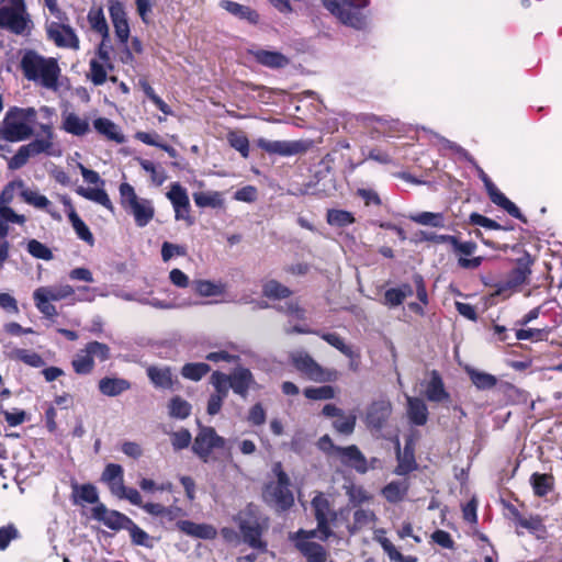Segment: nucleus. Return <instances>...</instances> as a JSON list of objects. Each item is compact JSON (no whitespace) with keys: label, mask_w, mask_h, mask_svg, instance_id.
Instances as JSON below:
<instances>
[{"label":"nucleus","mask_w":562,"mask_h":562,"mask_svg":"<svg viewBox=\"0 0 562 562\" xmlns=\"http://www.w3.org/2000/svg\"><path fill=\"white\" fill-rule=\"evenodd\" d=\"M24 78L35 85L56 91L59 87L60 67L54 57H45L35 50H25L20 60Z\"/></svg>","instance_id":"nucleus-1"},{"label":"nucleus","mask_w":562,"mask_h":562,"mask_svg":"<svg viewBox=\"0 0 562 562\" xmlns=\"http://www.w3.org/2000/svg\"><path fill=\"white\" fill-rule=\"evenodd\" d=\"M36 121L34 108H10L0 127V136L8 142H21L33 134V125Z\"/></svg>","instance_id":"nucleus-2"},{"label":"nucleus","mask_w":562,"mask_h":562,"mask_svg":"<svg viewBox=\"0 0 562 562\" xmlns=\"http://www.w3.org/2000/svg\"><path fill=\"white\" fill-rule=\"evenodd\" d=\"M0 27L16 35H29L33 22L24 0L0 1Z\"/></svg>","instance_id":"nucleus-3"},{"label":"nucleus","mask_w":562,"mask_h":562,"mask_svg":"<svg viewBox=\"0 0 562 562\" xmlns=\"http://www.w3.org/2000/svg\"><path fill=\"white\" fill-rule=\"evenodd\" d=\"M119 193L122 207L134 217L136 225L144 227L149 224L155 216L153 201L138 196L134 187L127 182L120 184Z\"/></svg>","instance_id":"nucleus-4"},{"label":"nucleus","mask_w":562,"mask_h":562,"mask_svg":"<svg viewBox=\"0 0 562 562\" xmlns=\"http://www.w3.org/2000/svg\"><path fill=\"white\" fill-rule=\"evenodd\" d=\"M325 8L341 23L355 29L366 26L362 10L369 5V0H323Z\"/></svg>","instance_id":"nucleus-5"},{"label":"nucleus","mask_w":562,"mask_h":562,"mask_svg":"<svg viewBox=\"0 0 562 562\" xmlns=\"http://www.w3.org/2000/svg\"><path fill=\"white\" fill-rule=\"evenodd\" d=\"M75 293V288L69 284L45 285L34 290L33 300L41 314L46 318H54L58 313L52 302L68 299L72 301Z\"/></svg>","instance_id":"nucleus-6"},{"label":"nucleus","mask_w":562,"mask_h":562,"mask_svg":"<svg viewBox=\"0 0 562 562\" xmlns=\"http://www.w3.org/2000/svg\"><path fill=\"white\" fill-rule=\"evenodd\" d=\"M290 360L293 367L311 381L327 383L336 382L339 378L337 370L322 367L305 351L299 350L291 352Z\"/></svg>","instance_id":"nucleus-7"},{"label":"nucleus","mask_w":562,"mask_h":562,"mask_svg":"<svg viewBox=\"0 0 562 562\" xmlns=\"http://www.w3.org/2000/svg\"><path fill=\"white\" fill-rule=\"evenodd\" d=\"M315 538L319 539V531L299 529L289 533V540L307 562H327L328 551Z\"/></svg>","instance_id":"nucleus-8"},{"label":"nucleus","mask_w":562,"mask_h":562,"mask_svg":"<svg viewBox=\"0 0 562 562\" xmlns=\"http://www.w3.org/2000/svg\"><path fill=\"white\" fill-rule=\"evenodd\" d=\"M311 505L317 521L314 530L319 531V540L327 541L334 536L333 527L337 525L339 513L334 509L329 498L321 492L313 497Z\"/></svg>","instance_id":"nucleus-9"},{"label":"nucleus","mask_w":562,"mask_h":562,"mask_svg":"<svg viewBox=\"0 0 562 562\" xmlns=\"http://www.w3.org/2000/svg\"><path fill=\"white\" fill-rule=\"evenodd\" d=\"M94 358L99 361H106L110 358L108 345L99 341H90L80 349L74 357L71 366L77 374H90L94 369Z\"/></svg>","instance_id":"nucleus-10"},{"label":"nucleus","mask_w":562,"mask_h":562,"mask_svg":"<svg viewBox=\"0 0 562 562\" xmlns=\"http://www.w3.org/2000/svg\"><path fill=\"white\" fill-rule=\"evenodd\" d=\"M225 438L218 436L213 427H200L192 450L205 463L216 459L215 450H226Z\"/></svg>","instance_id":"nucleus-11"},{"label":"nucleus","mask_w":562,"mask_h":562,"mask_svg":"<svg viewBox=\"0 0 562 562\" xmlns=\"http://www.w3.org/2000/svg\"><path fill=\"white\" fill-rule=\"evenodd\" d=\"M47 40L58 48L79 50L80 40L75 29L63 21H50L45 24Z\"/></svg>","instance_id":"nucleus-12"},{"label":"nucleus","mask_w":562,"mask_h":562,"mask_svg":"<svg viewBox=\"0 0 562 562\" xmlns=\"http://www.w3.org/2000/svg\"><path fill=\"white\" fill-rule=\"evenodd\" d=\"M470 161L474 166L479 178L484 183L490 200L497 206L504 209L510 216L518 218L522 222H526L524 215L521 214L517 205L513 203L509 199H507L505 194L498 190V188L494 184L491 178L473 159H470Z\"/></svg>","instance_id":"nucleus-13"},{"label":"nucleus","mask_w":562,"mask_h":562,"mask_svg":"<svg viewBox=\"0 0 562 562\" xmlns=\"http://www.w3.org/2000/svg\"><path fill=\"white\" fill-rule=\"evenodd\" d=\"M257 146L268 154L280 156H293L304 154L312 147L311 140H268L257 139Z\"/></svg>","instance_id":"nucleus-14"},{"label":"nucleus","mask_w":562,"mask_h":562,"mask_svg":"<svg viewBox=\"0 0 562 562\" xmlns=\"http://www.w3.org/2000/svg\"><path fill=\"white\" fill-rule=\"evenodd\" d=\"M167 198L173 206L176 220L192 225L194 220L190 215L191 206L187 190L179 182H173L167 192Z\"/></svg>","instance_id":"nucleus-15"},{"label":"nucleus","mask_w":562,"mask_h":562,"mask_svg":"<svg viewBox=\"0 0 562 562\" xmlns=\"http://www.w3.org/2000/svg\"><path fill=\"white\" fill-rule=\"evenodd\" d=\"M393 411L392 403L386 397H380L375 401H372L366 412V424L371 429L380 430L382 429Z\"/></svg>","instance_id":"nucleus-16"},{"label":"nucleus","mask_w":562,"mask_h":562,"mask_svg":"<svg viewBox=\"0 0 562 562\" xmlns=\"http://www.w3.org/2000/svg\"><path fill=\"white\" fill-rule=\"evenodd\" d=\"M109 14L117 41L126 46L131 31L124 4L119 0H109Z\"/></svg>","instance_id":"nucleus-17"},{"label":"nucleus","mask_w":562,"mask_h":562,"mask_svg":"<svg viewBox=\"0 0 562 562\" xmlns=\"http://www.w3.org/2000/svg\"><path fill=\"white\" fill-rule=\"evenodd\" d=\"M334 454L340 459V462L357 472L363 474L369 470V462L357 446L334 447Z\"/></svg>","instance_id":"nucleus-18"},{"label":"nucleus","mask_w":562,"mask_h":562,"mask_svg":"<svg viewBox=\"0 0 562 562\" xmlns=\"http://www.w3.org/2000/svg\"><path fill=\"white\" fill-rule=\"evenodd\" d=\"M530 273V260L519 259L506 279L498 284L497 293L502 294L507 291L516 290L518 286L527 282Z\"/></svg>","instance_id":"nucleus-19"},{"label":"nucleus","mask_w":562,"mask_h":562,"mask_svg":"<svg viewBox=\"0 0 562 562\" xmlns=\"http://www.w3.org/2000/svg\"><path fill=\"white\" fill-rule=\"evenodd\" d=\"M92 517L115 531L126 529L131 522L130 517L120 512L108 509L103 504H97L92 508Z\"/></svg>","instance_id":"nucleus-20"},{"label":"nucleus","mask_w":562,"mask_h":562,"mask_svg":"<svg viewBox=\"0 0 562 562\" xmlns=\"http://www.w3.org/2000/svg\"><path fill=\"white\" fill-rule=\"evenodd\" d=\"M239 530L244 541L251 548L266 551L267 543L261 540L262 526L255 518H240Z\"/></svg>","instance_id":"nucleus-21"},{"label":"nucleus","mask_w":562,"mask_h":562,"mask_svg":"<svg viewBox=\"0 0 562 562\" xmlns=\"http://www.w3.org/2000/svg\"><path fill=\"white\" fill-rule=\"evenodd\" d=\"M477 246L474 241H461L457 238V244L453 245L452 250L454 254L459 255L458 265L463 269H476L481 266L483 258L482 257H473L471 259L465 258V256H472Z\"/></svg>","instance_id":"nucleus-22"},{"label":"nucleus","mask_w":562,"mask_h":562,"mask_svg":"<svg viewBox=\"0 0 562 562\" xmlns=\"http://www.w3.org/2000/svg\"><path fill=\"white\" fill-rule=\"evenodd\" d=\"M248 54L252 56L258 64L272 69L283 68L290 63L285 55L277 50L254 48L249 49Z\"/></svg>","instance_id":"nucleus-23"},{"label":"nucleus","mask_w":562,"mask_h":562,"mask_svg":"<svg viewBox=\"0 0 562 562\" xmlns=\"http://www.w3.org/2000/svg\"><path fill=\"white\" fill-rule=\"evenodd\" d=\"M366 123L371 126L374 132L384 136H394L404 131V125L398 120L386 116L369 115Z\"/></svg>","instance_id":"nucleus-24"},{"label":"nucleus","mask_w":562,"mask_h":562,"mask_svg":"<svg viewBox=\"0 0 562 562\" xmlns=\"http://www.w3.org/2000/svg\"><path fill=\"white\" fill-rule=\"evenodd\" d=\"M21 199L35 209L46 211L53 218L60 220V215L53 210L52 202L38 191L33 190L25 186L23 182V189L21 191Z\"/></svg>","instance_id":"nucleus-25"},{"label":"nucleus","mask_w":562,"mask_h":562,"mask_svg":"<svg viewBox=\"0 0 562 562\" xmlns=\"http://www.w3.org/2000/svg\"><path fill=\"white\" fill-rule=\"evenodd\" d=\"M255 384V379L249 369L239 367L229 374L231 389L238 395L245 397L249 389Z\"/></svg>","instance_id":"nucleus-26"},{"label":"nucleus","mask_w":562,"mask_h":562,"mask_svg":"<svg viewBox=\"0 0 562 562\" xmlns=\"http://www.w3.org/2000/svg\"><path fill=\"white\" fill-rule=\"evenodd\" d=\"M220 7L239 20H245L250 24H257L260 20L259 13L248 5L240 4L231 0H222Z\"/></svg>","instance_id":"nucleus-27"},{"label":"nucleus","mask_w":562,"mask_h":562,"mask_svg":"<svg viewBox=\"0 0 562 562\" xmlns=\"http://www.w3.org/2000/svg\"><path fill=\"white\" fill-rule=\"evenodd\" d=\"M93 128L99 135L103 136L110 142H114L116 144H123L125 142L124 134L121 132L120 127L110 119H95L93 121Z\"/></svg>","instance_id":"nucleus-28"},{"label":"nucleus","mask_w":562,"mask_h":562,"mask_svg":"<svg viewBox=\"0 0 562 562\" xmlns=\"http://www.w3.org/2000/svg\"><path fill=\"white\" fill-rule=\"evenodd\" d=\"M101 481L108 485L115 496L124 485V470L120 464L109 463L101 475Z\"/></svg>","instance_id":"nucleus-29"},{"label":"nucleus","mask_w":562,"mask_h":562,"mask_svg":"<svg viewBox=\"0 0 562 562\" xmlns=\"http://www.w3.org/2000/svg\"><path fill=\"white\" fill-rule=\"evenodd\" d=\"M61 128L68 134L83 136L90 132V125L87 117H80L74 112L63 114Z\"/></svg>","instance_id":"nucleus-30"},{"label":"nucleus","mask_w":562,"mask_h":562,"mask_svg":"<svg viewBox=\"0 0 562 562\" xmlns=\"http://www.w3.org/2000/svg\"><path fill=\"white\" fill-rule=\"evenodd\" d=\"M425 395L428 401L436 403L448 401L450 397L445 389L442 378L436 370L430 373V380L427 382Z\"/></svg>","instance_id":"nucleus-31"},{"label":"nucleus","mask_w":562,"mask_h":562,"mask_svg":"<svg viewBox=\"0 0 562 562\" xmlns=\"http://www.w3.org/2000/svg\"><path fill=\"white\" fill-rule=\"evenodd\" d=\"M407 417L413 425L424 426L428 420V408L423 400L413 396H406Z\"/></svg>","instance_id":"nucleus-32"},{"label":"nucleus","mask_w":562,"mask_h":562,"mask_svg":"<svg viewBox=\"0 0 562 562\" xmlns=\"http://www.w3.org/2000/svg\"><path fill=\"white\" fill-rule=\"evenodd\" d=\"M266 496L270 498L271 502L274 503V505L280 510H286L289 509L293 503L294 497L292 492L286 486H279V485H268L266 491Z\"/></svg>","instance_id":"nucleus-33"},{"label":"nucleus","mask_w":562,"mask_h":562,"mask_svg":"<svg viewBox=\"0 0 562 562\" xmlns=\"http://www.w3.org/2000/svg\"><path fill=\"white\" fill-rule=\"evenodd\" d=\"M114 68L111 61H102L95 58H91L89 61V70L87 78L94 86H102L108 80V72Z\"/></svg>","instance_id":"nucleus-34"},{"label":"nucleus","mask_w":562,"mask_h":562,"mask_svg":"<svg viewBox=\"0 0 562 562\" xmlns=\"http://www.w3.org/2000/svg\"><path fill=\"white\" fill-rule=\"evenodd\" d=\"M178 526L186 535L200 539H214L217 535L216 529L207 524H196L190 520H182L178 522Z\"/></svg>","instance_id":"nucleus-35"},{"label":"nucleus","mask_w":562,"mask_h":562,"mask_svg":"<svg viewBox=\"0 0 562 562\" xmlns=\"http://www.w3.org/2000/svg\"><path fill=\"white\" fill-rule=\"evenodd\" d=\"M71 498L75 505L100 504L98 491L92 484H72Z\"/></svg>","instance_id":"nucleus-36"},{"label":"nucleus","mask_w":562,"mask_h":562,"mask_svg":"<svg viewBox=\"0 0 562 562\" xmlns=\"http://www.w3.org/2000/svg\"><path fill=\"white\" fill-rule=\"evenodd\" d=\"M87 21L93 32L101 37H110V29L101 7H91L87 14Z\"/></svg>","instance_id":"nucleus-37"},{"label":"nucleus","mask_w":562,"mask_h":562,"mask_svg":"<svg viewBox=\"0 0 562 562\" xmlns=\"http://www.w3.org/2000/svg\"><path fill=\"white\" fill-rule=\"evenodd\" d=\"M26 217L18 214L11 206H0V239L7 238L9 235V224L23 225Z\"/></svg>","instance_id":"nucleus-38"},{"label":"nucleus","mask_w":562,"mask_h":562,"mask_svg":"<svg viewBox=\"0 0 562 562\" xmlns=\"http://www.w3.org/2000/svg\"><path fill=\"white\" fill-rule=\"evenodd\" d=\"M99 391L105 396H117L130 390L131 383L122 378H103L99 381Z\"/></svg>","instance_id":"nucleus-39"},{"label":"nucleus","mask_w":562,"mask_h":562,"mask_svg":"<svg viewBox=\"0 0 562 562\" xmlns=\"http://www.w3.org/2000/svg\"><path fill=\"white\" fill-rule=\"evenodd\" d=\"M76 192L80 196L104 206L110 212H114L113 203L110 200L109 194L105 192V190L102 187L101 188L79 187L76 190Z\"/></svg>","instance_id":"nucleus-40"},{"label":"nucleus","mask_w":562,"mask_h":562,"mask_svg":"<svg viewBox=\"0 0 562 562\" xmlns=\"http://www.w3.org/2000/svg\"><path fill=\"white\" fill-rule=\"evenodd\" d=\"M530 484L538 497H544L554 488V477L548 473H533L530 476Z\"/></svg>","instance_id":"nucleus-41"},{"label":"nucleus","mask_w":562,"mask_h":562,"mask_svg":"<svg viewBox=\"0 0 562 562\" xmlns=\"http://www.w3.org/2000/svg\"><path fill=\"white\" fill-rule=\"evenodd\" d=\"M26 146L29 147L33 156H37L40 154L55 156L59 154V150H56L54 137H50L49 135H38L35 139L26 144Z\"/></svg>","instance_id":"nucleus-42"},{"label":"nucleus","mask_w":562,"mask_h":562,"mask_svg":"<svg viewBox=\"0 0 562 562\" xmlns=\"http://www.w3.org/2000/svg\"><path fill=\"white\" fill-rule=\"evenodd\" d=\"M8 357L11 360L21 361L33 368H41L45 364L44 359L34 351L23 349V348H14L8 352Z\"/></svg>","instance_id":"nucleus-43"},{"label":"nucleus","mask_w":562,"mask_h":562,"mask_svg":"<svg viewBox=\"0 0 562 562\" xmlns=\"http://www.w3.org/2000/svg\"><path fill=\"white\" fill-rule=\"evenodd\" d=\"M192 286L201 296H217L225 293V284L222 282H213L210 280H194Z\"/></svg>","instance_id":"nucleus-44"},{"label":"nucleus","mask_w":562,"mask_h":562,"mask_svg":"<svg viewBox=\"0 0 562 562\" xmlns=\"http://www.w3.org/2000/svg\"><path fill=\"white\" fill-rule=\"evenodd\" d=\"M77 237L85 243H87L89 246L94 245V237L92 233L90 232L89 227L86 225V223L79 217L76 210H71L70 212V218H68Z\"/></svg>","instance_id":"nucleus-45"},{"label":"nucleus","mask_w":562,"mask_h":562,"mask_svg":"<svg viewBox=\"0 0 562 562\" xmlns=\"http://www.w3.org/2000/svg\"><path fill=\"white\" fill-rule=\"evenodd\" d=\"M322 339H324L327 344L339 350L342 355L348 357L349 359L358 358L359 352L355 351L350 346H348L344 338L340 337L337 333H323L321 334Z\"/></svg>","instance_id":"nucleus-46"},{"label":"nucleus","mask_w":562,"mask_h":562,"mask_svg":"<svg viewBox=\"0 0 562 562\" xmlns=\"http://www.w3.org/2000/svg\"><path fill=\"white\" fill-rule=\"evenodd\" d=\"M147 375L156 386L166 389L172 386V373L169 368L149 367L147 369Z\"/></svg>","instance_id":"nucleus-47"},{"label":"nucleus","mask_w":562,"mask_h":562,"mask_svg":"<svg viewBox=\"0 0 562 562\" xmlns=\"http://www.w3.org/2000/svg\"><path fill=\"white\" fill-rule=\"evenodd\" d=\"M326 221L330 226L346 227L353 224L356 218L348 211L330 209L327 211Z\"/></svg>","instance_id":"nucleus-48"},{"label":"nucleus","mask_w":562,"mask_h":562,"mask_svg":"<svg viewBox=\"0 0 562 562\" xmlns=\"http://www.w3.org/2000/svg\"><path fill=\"white\" fill-rule=\"evenodd\" d=\"M408 486L405 482H391L382 488V495L390 503L401 502L406 493Z\"/></svg>","instance_id":"nucleus-49"},{"label":"nucleus","mask_w":562,"mask_h":562,"mask_svg":"<svg viewBox=\"0 0 562 562\" xmlns=\"http://www.w3.org/2000/svg\"><path fill=\"white\" fill-rule=\"evenodd\" d=\"M468 374L472 381V383L479 389V390H490L493 389L496 383L497 379L496 376L482 372L475 369H469Z\"/></svg>","instance_id":"nucleus-50"},{"label":"nucleus","mask_w":562,"mask_h":562,"mask_svg":"<svg viewBox=\"0 0 562 562\" xmlns=\"http://www.w3.org/2000/svg\"><path fill=\"white\" fill-rule=\"evenodd\" d=\"M194 203L199 207H221L223 199L220 192H195L193 193Z\"/></svg>","instance_id":"nucleus-51"},{"label":"nucleus","mask_w":562,"mask_h":562,"mask_svg":"<svg viewBox=\"0 0 562 562\" xmlns=\"http://www.w3.org/2000/svg\"><path fill=\"white\" fill-rule=\"evenodd\" d=\"M210 370L211 368L207 363L193 362L184 364L181 369V374L188 380L200 381Z\"/></svg>","instance_id":"nucleus-52"},{"label":"nucleus","mask_w":562,"mask_h":562,"mask_svg":"<svg viewBox=\"0 0 562 562\" xmlns=\"http://www.w3.org/2000/svg\"><path fill=\"white\" fill-rule=\"evenodd\" d=\"M137 161L142 169L150 175L153 184L159 187L166 181L167 175L162 168H158L153 161L144 158H137Z\"/></svg>","instance_id":"nucleus-53"},{"label":"nucleus","mask_w":562,"mask_h":562,"mask_svg":"<svg viewBox=\"0 0 562 562\" xmlns=\"http://www.w3.org/2000/svg\"><path fill=\"white\" fill-rule=\"evenodd\" d=\"M376 520L375 514L370 509L359 508L353 513V524L349 528L350 533H356L363 527Z\"/></svg>","instance_id":"nucleus-54"},{"label":"nucleus","mask_w":562,"mask_h":562,"mask_svg":"<svg viewBox=\"0 0 562 562\" xmlns=\"http://www.w3.org/2000/svg\"><path fill=\"white\" fill-rule=\"evenodd\" d=\"M26 250L36 259L48 261L54 258L53 251L37 239H30L26 244Z\"/></svg>","instance_id":"nucleus-55"},{"label":"nucleus","mask_w":562,"mask_h":562,"mask_svg":"<svg viewBox=\"0 0 562 562\" xmlns=\"http://www.w3.org/2000/svg\"><path fill=\"white\" fill-rule=\"evenodd\" d=\"M229 145L240 153L244 158L249 156V140L247 136L240 132H229L227 134Z\"/></svg>","instance_id":"nucleus-56"},{"label":"nucleus","mask_w":562,"mask_h":562,"mask_svg":"<svg viewBox=\"0 0 562 562\" xmlns=\"http://www.w3.org/2000/svg\"><path fill=\"white\" fill-rule=\"evenodd\" d=\"M210 382L215 390L214 394H218L222 397H227L228 390L231 389L229 375L221 371H214L211 375Z\"/></svg>","instance_id":"nucleus-57"},{"label":"nucleus","mask_w":562,"mask_h":562,"mask_svg":"<svg viewBox=\"0 0 562 562\" xmlns=\"http://www.w3.org/2000/svg\"><path fill=\"white\" fill-rule=\"evenodd\" d=\"M303 393L305 397L313 401L331 400L336 395L335 389L331 385H323L318 387L310 386L304 389Z\"/></svg>","instance_id":"nucleus-58"},{"label":"nucleus","mask_w":562,"mask_h":562,"mask_svg":"<svg viewBox=\"0 0 562 562\" xmlns=\"http://www.w3.org/2000/svg\"><path fill=\"white\" fill-rule=\"evenodd\" d=\"M191 413V405L179 396L171 398L169 403V414L171 417L184 419Z\"/></svg>","instance_id":"nucleus-59"},{"label":"nucleus","mask_w":562,"mask_h":562,"mask_svg":"<svg viewBox=\"0 0 562 562\" xmlns=\"http://www.w3.org/2000/svg\"><path fill=\"white\" fill-rule=\"evenodd\" d=\"M263 294L269 299H285L291 291L280 282L270 280L263 285Z\"/></svg>","instance_id":"nucleus-60"},{"label":"nucleus","mask_w":562,"mask_h":562,"mask_svg":"<svg viewBox=\"0 0 562 562\" xmlns=\"http://www.w3.org/2000/svg\"><path fill=\"white\" fill-rule=\"evenodd\" d=\"M126 530L130 532L132 538V542L136 546H143L146 548H150L153 544L150 542V537L146 531L139 528L132 519L127 525Z\"/></svg>","instance_id":"nucleus-61"},{"label":"nucleus","mask_w":562,"mask_h":562,"mask_svg":"<svg viewBox=\"0 0 562 562\" xmlns=\"http://www.w3.org/2000/svg\"><path fill=\"white\" fill-rule=\"evenodd\" d=\"M23 189L22 180H14L9 182L2 190L0 194V206H10L14 199V193L18 192L21 196V191Z\"/></svg>","instance_id":"nucleus-62"},{"label":"nucleus","mask_w":562,"mask_h":562,"mask_svg":"<svg viewBox=\"0 0 562 562\" xmlns=\"http://www.w3.org/2000/svg\"><path fill=\"white\" fill-rule=\"evenodd\" d=\"M356 420V415H345V413H342V416H339L336 420H334L333 427L337 432L349 436L355 430Z\"/></svg>","instance_id":"nucleus-63"},{"label":"nucleus","mask_w":562,"mask_h":562,"mask_svg":"<svg viewBox=\"0 0 562 562\" xmlns=\"http://www.w3.org/2000/svg\"><path fill=\"white\" fill-rule=\"evenodd\" d=\"M412 220L420 225H428L432 227L443 226V216L441 213L422 212L412 216Z\"/></svg>","instance_id":"nucleus-64"}]
</instances>
